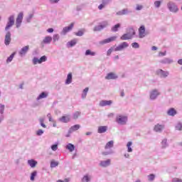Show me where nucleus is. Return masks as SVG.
Returning a JSON list of instances; mask_svg holds the SVG:
<instances>
[{"instance_id": "f257e3e1", "label": "nucleus", "mask_w": 182, "mask_h": 182, "mask_svg": "<svg viewBox=\"0 0 182 182\" xmlns=\"http://www.w3.org/2000/svg\"><path fill=\"white\" fill-rule=\"evenodd\" d=\"M127 116L119 114L116 117V122L117 124H120V126H124L127 123Z\"/></svg>"}, {"instance_id": "f03ea898", "label": "nucleus", "mask_w": 182, "mask_h": 182, "mask_svg": "<svg viewBox=\"0 0 182 182\" xmlns=\"http://www.w3.org/2000/svg\"><path fill=\"white\" fill-rule=\"evenodd\" d=\"M167 8L169 12H172V14H177V12H178V6H177V4L173 1H169L167 3Z\"/></svg>"}, {"instance_id": "7ed1b4c3", "label": "nucleus", "mask_w": 182, "mask_h": 182, "mask_svg": "<svg viewBox=\"0 0 182 182\" xmlns=\"http://www.w3.org/2000/svg\"><path fill=\"white\" fill-rule=\"evenodd\" d=\"M109 26V22L107 21H102L100 25L95 26L94 27V32H99L100 31H103L105 28H107Z\"/></svg>"}, {"instance_id": "20e7f679", "label": "nucleus", "mask_w": 182, "mask_h": 182, "mask_svg": "<svg viewBox=\"0 0 182 182\" xmlns=\"http://www.w3.org/2000/svg\"><path fill=\"white\" fill-rule=\"evenodd\" d=\"M160 91L157 89L151 90L149 92V99L150 100H156L159 96H160Z\"/></svg>"}, {"instance_id": "39448f33", "label": "nucleus", "mask_w": 182, "mask_h": 182, "mask_svg": "<svg viewBox=\"0 0 182 182\" xmlns=\"http://www.w3.org/2000/svg\"><path fill=\"white\" fill-rule=\"evenodd\" d=\"M127 48H129V43L127 42H122L117 47H114V52H122V50H124Z\"/></svg>"}, {"instance_id": "423d86ee", "label": "nucleus", "mask_w": 182, "mask_h": 182, "mask_svg": "<svg viewBox=\"0 0 182 182\" xmlns=\"http://www.w3.org/2000/svg\"><path fill=\"white\" fill-rule=\"evenodd\" d=\"M48 60V57L46 55H43L41 58H38L37 57H34L32 60L33 65H41V63H43V62H46Z\"/></svg>"}, {"instance_id": "0eeeda50", "label": "nucleus", "mask_w": 182, "mask_h": 182, "mask_svg": "<svg viewBox=\"0 0 182 182\" xmlns=\"http://www.w3.org/2000/svg\"><path fill=\"white\" fill-rule=\"evenodd\" d=\"M15 24V16L11 15L9 17V21L5 27V31H9V28H12Z\"/></svg>"}, {"instance_id": "6e6552de", "label": "nucleus", "mask_w": 182, "mask_h": 182, "mask_svg": "<svg viewBox=\"0 0 182 182\" xmlns=\"http://www.w3.org/2000/svg\"><path fill=\"white\" fill-rule=\"evenodd\" d=\"M75 26V23H71L70 25L68 26H65L63 28L62 31L60 32V35H63V36H66L68 32H70L72 29H73V27Z\"/></svg>"}, {"instance_id": "1a4fd4ad", "label": "nucleus", "mask_w": 182, "mask_h": 182, "mask_svg": "<svg viewBox=\"0 0 182 182\" xmlns=\"http://www.w3.org/2000/svg\"><path fill=\"white\" fill-rule=\"evenodd\" d=\"M117 39V36H113L108 38L104 39L99 42L100 45H106V43H110L112 42H114Z\"/></svg>"}, {"instance_id": "9d476101", "label": "nucleus", "mask_w": 182, "mask_h": 182, "mask_svg": "<svg viewBox=\"0 0 182 182\" xmlns=\"http://www.w3.org/2000/svg\"><path fill=\"white\" fill-rule=\"evenodd\" d=\"M23 20V12H20L16 20V27L21 28V25H22V21Z\"/></svg>"}, {"instance_id": "9b49d317", "label": "nucleus", "mask_w": 182, "mask_h": 182, "mask_svg": "<svg viewBox=\"0 0 182 182\" xmlns=\"http://www.w3.org/2000/svg\"><path fill=\"white\" fill-rule=\"evenodd\" d=\"M138 31L139 39H143V38H145V36H147V33H146V27L144 26H141Z\"/></svg>"}, {"instance_id": "f8f14e48", "label": "nucleus", "mask_w": 182, "mask_h": 182, "mask_svg": "<svg viewBox=\"0 0 182 182\" xmlns=\"http://www.w3.org/2000/svg\"><path fill=\"white\" fill-rule=\"evenodd\" d=\"M159 62V63H161V65H171L174 63V60L170 58H164L160 60Z\"/></svg>"}, {"instance_id": "ddd939ff", "label": "nucleus", "mask_w": 182, "mask_h": 182, "mask_svg": "<svg viewBox=\"0 0 182 182\" xmlns=\"http://www.w3.org/2000/svg\"><path fill=\"white\" fill-rule=\"evenodd\" d=\"M156 74L158 75V76L166 79V77H167L168 75H170V73L168 71H164L162 69H159L156 71Z\"/></svg>"}, {"instance_id": "4468645a", "label": "nucleus", "mask_w": 182, "mask_h": 182, "mask_svg": "<svg viewBox=\"0 0 182 182\" xmlns=\"http://www.w3.org/2000/svg\"><path fill=\"white\" fill-rule=\"evenodd\" d=\"M11 41H12V39L11 38V31H7L6 33L4 38V45H6V46H9V43H11Z\"/></svg>"}, {"instance_id": "2eb2a0df", "label": "nucleus", "mask_w": 182, "mask_h": 182, "mask_svg": "<svg viewBox=\"0 0 182 182\" xmlns=\"http://www.w3.org/2000/svg\"><path fill=\"white\" fill-rule=\"evenodd\" d=\"M111 163H112V160L108 159L105 161H100L99 166L100 167L106 168V167H109V166H110Z\"/></svg>"}, {"instance_id": "dca6fc26", "label": "nucleus", "mask_w": 182, "mask_h": 182, "mask_svg": "<svg viewBox=\"0 0 182 182\" xmlns=\"http://www.w3.org/2000/svg\"><path fill=\"white\" fill-rule=\"evenodd\" d=\"M164 127H166V126L164 124H157L154 126V130L156 133H161V132H163V130H164Z\"/></svg>"}, {"instance_id": "f3484780", "label": "nucleus", "mask_w": 182, "mask_h": 182, "mask_svg": "<svg viewBox=\"0 0 182 182\" xmlns=\"http://www.w3.org/2000/svg\"><path fill=\"white\" fill-rule=\"evenodd\" d=\"M129 14H132V11H129V9H124L121 11H119L116 13L117 16H123V15H129Z\"/></svg>"}, {"instance_id": "a211bd4d", "label": "nucleus", "mask_w": 182, "mask_h": 182, "mask_svg": "<svg viewBox=\"0 0 182 182\" xmlns=\"http://www.w3.org/2000/svg\"><path fill=\"white\" fill-rule=\"evenodd\" d=\"M29 50V46H26L24 47H23L21 50L18 52L20 56H25V55H26V53H28V51Z\"/></svg>"}, {"instance_id": "6ab92c4d", "label": "nucleus", "mask_w": 182, "mask_h": 182, "mask_svg": "<svg viewBox=\"0 0 182 182\" xmlns=\"http://www.w3.org/2000/svg\"><path fill=\"white\" fill-rule=\"evenodd\" d=\"M118 76L117 75H116L114 73H109L107 75V76L105 77V79L107 80H114V79H117Z\"/></svg>"}, {"instance_id": "aec40b11", "label": "nucleus", "mask_w": 182, "mask_h": 182, "mask_svg": "<svg viewBox=\"0 0 182 182\" xmlns=\"http://www.w3.org/2000/svg\"><path fill=\"white\" fill-rule=\"evenodd\" d=\"M113 102L112 100H102L100 102V106L105 107V106H110Z\"/></svg>"}, {"instance_id": "412c9836", "label": "nucleus", "mask_w": 182, "mask_h": 182, "mask_svg": "<svg viewBox=\"0 0 182 182\" xmlns=\"http://www.w3.org/2000/svg\"><path fill=\"white\" fill-rule=\"evenodd\" d=\"M27 164L30 166L31 168H35L38 164V161H35V159H29L27 161Z\"/></svg>"}, {"instance_id": "4be33fe9", "label": "nucleus", "mask_w": 182, "mask_h": 182, "mask_svg": "<svg viewBox=\"0 0 182 182\" xmlns=\"http://www.w3.org/2000/svg\"><path fill=\"white\" fill-rule=\"evenodd\" d=\"M166 114L168 116H171L172 117H174V116L177 114V110H176V109L174 108H170L169 109H168Z\"/></svg>"}, {"instance_id": "5701e85b", "label": "nucleus", "mask_w": 182, "mask_h": 182, "mask_svg": "<svg viewBox=\"0 0 182 182\" xmlns=\"http://www.w3.org/2000/svg\"><path fill=\"white\" fill-rule=\"evenodd\" d=\"M79 129H80V125L79 124H75L74 126H72L69 130H68V133L69 134H72V133H73V132H77V130H79Z\"/></svg>"}, {"instance_id": "b1692460", "label": "nucleus", "mask_w": 182, "mask_h": 182, "mask_svg": "<svg viewBox=\"0 0 182 182\" xmlns=\"http://www.w3.org/2000/svg\"><path fill=\"white\" fill-rule=\"evenodd\" d=\"M58 120L62 123H69V122H70V117L69 115L63 116L62 117L59 118Z\"/></svg>"}, {"instance_id": "393cba45", "label": "nucleus", "mask_w": 182, "mask_h": 182, "mask_svg": "<svg viewBox=\"0 0 182 182\" xmlns=\"http://www.w3.org/2000/svg\"><path fill=\"white\" fill-rule=\"evenodd\" d=\"M127 33L132 38H134V35H136V31H134V28L132 27L128 28L127 29Z\"/></svg>"}, {"instance_id": "a878e982", "label": "nucleus", "mask_w": 182, "mask_h": 182, "mask_svg": "<svg viewBox=\"0 0 182 182\" xmlns=\"http://www.w3.org/2000/svg\"><path fill=\"white\" fill-rule=\"evenodd\" d=\"M107 132V126H100L98 127L97 133L102 134Z\"/></svg>"}, {"instance_id": "bb28decb", "label": "nucleus", "mask_w": 182, "mask_h": 182, "mask_svg": "<svg viewBox=\"0 0 182 182\" xmlns=\"http://www.w3.org/2000/svg\"><path fill=\"white\" fill-rule=\"evenodd\" d=\"M82 182H90L92 181V176L89 174H85L81 179Z\"/></svg>"}, {"instance_id": "cd10ccee", "label": "nucleus", "mask_w": 182, "mask_h": 182, "mask_svg": "<svg viewBox=\"0 0 182 182\" xmlns=\"http://www.w3.org/2000/svg\"><path fill=\"white\" fill-rule=\"evenodd\" d=\"M52 42V36H47L44 38L43 40V43L45 45H49Z\"/></svg>"}, {"instance_id": "c85d7f7f", "label": "nucleus", "mask_w": 182, "mask_h": 182, "mask_svg": "<svg viewBox=\"0 0 182 182\" xmlns=\"http://www.w3.org/2000/svg\"><path fill=\"white\" fill-rule=\"evenodd\" d=\"M167 147H168V142H167V139L164 138L161 142V149H167Z\"/></svg>"}, {"instance_id": "c756f323", "label": "nucleus", "mask_w": 182, "mask_h": 182, "mask_svg": "<svg viewBox=\"0 0 182 182\" xmlns=\"http://www.w3.org/2000/svg\"><path fill=\"white\" fill-rule=\"evenodd\" d=\"M48 92H41L38 97L36 98V100L38 101V100H41L42 99H46V97H48Z\"/></svg>"}, {"instance_id": "7c9ffc66", "label": "nucleus", "mask_w": 182, "mask_h": 182, "mask_svg": "<svg viewBox=\"0 0 182 182\" xmlns=\"http://www.w3.org/2000/svg\"><path fill=\"white\" fill-rule=\"evenodd\" d=\"M77 43V40L73 39L67 43V48H73Z\"/></svg>"}, {"instance_id": "2f4dec72", "label": "nucleus", "mask_w": 182, "mask_h": 182, "mask_svg": "<svg viewBox=\"0 0 182 182\" xmlns=\"http://www.w3.org/2000/svg\"><path fill=\"white\" fill-rule=\"evenodd\" d=\"M121 41H129L130 39H133V37L130 36L127 33L123 34L120 37Z\"/></svg>"}, {"instance_id": "473e14b6", "label": "nucleus", "mask_w": 182, "mask_h": 182, "mask_svg": "<svg viewBox=\"0 0 182 182\" xmlns=\"http://www.w3.org/2000/svg\"><path fill=\"white\" fill-rule=\"evenodd\" d=\"M113 146H114V141L112 140V141H108L106 144L105 149V150H108V149L113 148Z\"/></svg>"}, {"instance_id": "72a5a7b5", "label": "nucleus", "mask_w": 182, "mask_h": 182, "mask_svg": "<svg viewBox=\"0 0 182 182\" xmlns=\"http://www.w3.org/2000/svg\"><path fill=\"white\" fill-rule=\"evenodd\" d=\"M72 73H69L67 75V78L65 80V85H70V83H72Z\"/></svg>"}, {"instance_id": "f704fd0d", "label": "nucleus", "mask_w": 182, "mask_h": 182, "mask_svg": "<svg viewBox=\"0 0 182 182\" xmlns=\"http://www.w3.org/2000/svg\"><path fill=\"white\" fill-rule=\"evenodd\" d=\"M132 146H133L132 141H128L127 144V148L128 153H133V148H132Z\"/></svg>"}, {"instance_id": "c9c22d12", "label": "nucleus", "mask_w": 182, "mask_h": 182, "mask_svg": "<svg viewBox=\"0 0 182 182\" xmlns=\"http://www.w3.org/2000/svg\"><path fill=\"white\" fill-rule=\"evenodd\" d=\"M87 92H89V87H86L82 90L81 95L82 99H86V96H87Z\"/></svg>"}, {"instance_id": "e433bc0d", "label": "nucleus", "mask_w": 182, "mask_h": 182, "mask_svg": "<svg viewBox=\"0 0 182 182\" xmlns=\"http://www.w3.org/2000/svg\"><path fill=\"white\" fill-rule=\"evenodd\" d=\"M85 56H96V52L91 51L88 49L85 51Z\"/></svg>"}, {"instance_id": "4c0bfd02", "label": "nucleus", "mask_w": 182, "mask_h": 182, "mask_svg": "<svg viewBox=\"0 0 182 182\" xmlns=\"http://www.w3.org/2000/svg\"><path fill=\"white\" fill-rule=\"evenodd\" d=\"M15 55H16V53H13L7 59H6V63H11L12 60H14V58H15Z\"/></svg>"}, {"instance_id": "58836bf2", "label": "nucleus", "mask_w": 182, "mask_h": 182, "mask_svg": "<svg viewBox=\"0 0 182 182\" xmlns=\"http://www.w3.org/2000/svg\"><path fill=\"white\" fill-rule=\"evenodd\" d=\"M67 150H69V151L72 152L75 150V145L73 144H68L66 146Z\"/></svg>"}, {"instance_id": "ea45409f", "label": "nucleus", "mask_w": 182, "mask_h": 182, "mask_svg": "<svg viewBox=\"0 0 182 182\" xmlns=\"http://www.w3.org/2000/svg\"><path fill=\"white\" fill-rule=\"evenodd\" d=\"M121 25L120 23H117L112 27L111 31L112 32H117L119 31V28H120Z\"/></svg>"}, {"instance_id": "a19ab883", "label": "nucleus", "mask_w": 182, "mask_h": 182, "mask_svg": "<svg viewBox=\"0 0 182 182\" xmlns=\"http://www.w3.org/2000/svg\"><path fill=\"white\" fill-rule=\"evenodd\" d=\"M175 130H178V132H181L182 130V123L178 122L175 126Z\"/></svg>"}, {"instance_id": "79ce46f5", "label": "nucleus", "mask_w": 182, "mask_h": 182, "mask_svg": "<svg viewBox=\"0 0 182 182\" xmlns=\"http://www.w3.org/2000/svg\"><path fill=\"white\" fill-rule=\"evenodd\" d=\"M85 30L81 29L79 30L77 33H75L76 36H83L85 35Z\"/></svg>"}, {"instance_id": "37998d69", "label": "nucleus", "mask_w": 182, "mask_h": 182, "mask_svg": "<svg viewBox=\"0 0 182 182\" xmlns=\"http://www.w3.org/2000/svg\"><path fill=\"white\" fill-rule=\"evenodd\" d=\"M58 166H59V163L58 161H52L50 162V168H55V167H58Z\"/></svg>"}, {"instance_id": "c03bdc74", "label": "nucleus", "mask_w": 182, "mask_h": 182, "mask_svg": "<svg viewBox=\"0 0 182 182\" xmlns=\"http://www.w3.org/2000/svg\"><path fill=\"white\" fill-rule=\"evenodd\" d=\"M154 178H156V175L154 173H151L148 176L149 181H154Z\"/></svg>"}, {"instance_id": "a18cd8bd", "label": "nucleus", "mask_w": 182, "mask_h": 182, "mask_svg": "<svg viewBox=\"0 0 182 182\" xmlns=\"http://www.w3.org/2000/svg\"><path fill=\"white\" fill-rule=\"evenodd\" d=\"M5 113V105L0 104V114Z\"/></svg>"}, {"instance_id": "49530a36", "label": "nucleus", "mask_w": 182, "mask_h": 182, "mask_svg": "<svg viewBox=\"0 0 182 182\" xmlns=\"http://www.w3.org/2000/svg\"><path fill=\"white\" fill-rule=\"evenodd\" d=\"M60 39V36L59 34H54L53 36V42H58V41H59Z\"/></svg>"}, {"instance_id": "de8ad7c7", "label": "nucleus", "mask_w": 182, "mask_h": 182, "mask_svg": "<svg viewBox=\"0 0 182 182\" xmlns=\"http://www.w3.org/2000/svg\"><path fill=\"white\" fill-rule=\"evenodd\" d=\"M32 18H33V14H30L26 18V22L29 23L32 21Z\"/></svg>"}, {"instance_id": "09e8293b", "label": "nucleus", "mask_w": 182, "mask_h": 182, "mask_svg": "<svg viewBox=\"0 0 182 182\" xmlns=\"http://www.w3.org/2000/svg\"><path fill=\"white\" fill-rule=\"evenodd\" d=\"M132 48H133L134 49H139V48H140V45L138 44V43H136V42L132 43Z\"/></svg>"}, {"instance_id": "8fccbe9b", "label": "nucleus", "mask_w": 182, "mask_h": 182, "mask_svg": "<svg viewBox=\"0 0 182 182\" xmlns=\"http://www.w3.org/2000/svg\"><path fill=\"white\" fill-rule=\"evenodd\" d=\"M106 6H107L105 4H104L103 2H102V4L98 6V9L100 11H102V9H105V8H106Z\"/></svg>"}, {"instance_id": "3c124183", "label": "nucleus", "mask_w": 182, "mask_h": 182, "mask_svg": "<svg viewBox=\"0 0 182 182\" xmlns=\"http://www.w3.org/2000/svg\"><path fill=\"white\" fill-rule=\"evenodd\" d=\"M36 174H37V172L36 171H34L31 175V181H33V180H35V177H36Z\"/></svg>"}, {"instance_id": "603ef678", "label": "nucleus", "mask_w": 182, "mask_h": 182, "mask_svg": "<svg viewBox=\"0 0 182 182\" xmlns=\"http://www.w3.org/2000/svg\"><path fill=\"white\" fill-rule=\"evenodd\" d=\"M79 116H80V112H75L73 114V119H77V117H79Z\"/></svg>"}, {"instance_id": "864d4df0", "label": "nucleus", "mask_w": 182, "mask_h": 182, "mask_svg": "<svg viewBox=\"0 0 182 182\" xmlns=\"http://www.w3.org/2000/svg\"><path fill=\"white\" fill-rule=\"evenodd\" d=\"M45 132L43 129H38L36 131V134L37 136H42Z\"/></svg>"}, {"instance_id": "5fc2aeb1", "label": "nucleus", "mask_w": 182, "mask_h": 182, "mask_svg": "<svg viewBox=\"0 0 182 182\" xmlns=\"http://www.w3.org/2000/svg\"><path fill=\"white\" fill-rule=\"evenodd\" d=\"M154 6L156 8H160V6H161V1H154Z\"/></svg>"}, {"instance_id": "6e6d98bb", "label": "nucleus", "mask_w": 182, "mask_h": 182, "mask_svg": "<svg viewBox=\"0 0 182 182\" xmlns=\"http://www.w3.org/2000/svg\"><path fill=\"white\" fill-rule=\"evenodd\" d=\"M51 150H53V151H56V150H58V143L51 145Z\"/></svg>"}, {"instance_id": "4d7b16f0", "label": "nucleus", "mask_w": 182, "mask_h": 182, "mask_svg": "<svg viewBox=\"0 0 182 182\" xmlns=\"http://www.w3.org/2000/svg\"><path fill=\"white\" fill-rule=\"evenodd\" d=\"M114 50V48H111L107 51V56H110L112 55V52Z\"/></svg>"}, {"instance_id": "13d9d810", "label": "nucleus", "mask_w": 182, "mask_h": 182, "mask_svg": "<svg viewBox=\"0 0 182 182\" xmlns=\"http://www.w3.org/2000/svg\"><path fill=\"white\" fill-rule=\"evenodd\" d=\"M113 151H104L102 152L103 156H109L110 154H113Z\"/></svg>"}, {"instance_id": "bf43d9fd", "label": "nucleus", "mask_w": 182, "mask_h": 182, "mask_svg": "<svg viewBox=\"0 0 182 182\" xmlns=\"http://www.w3.org/2000/svg\"><path fill=\"white\" fill-rule=\"evenodd\" d=\"M136 11H141L143 9V5L136 4Z\"/></svg>"}, {"instance_id": "052dcab7", "label": "nucleus", "mask_w": 182, "mask_h": 182, "mask_svg": "<svg viewBox=\"0 0 182 182\" xmlns=\"http://www.w3.org/2000/svg\"><path fill=\"white\" fill-rule=\"evenodd\" d=\"M47 117L48 118L49 122H55V119L52 118V114H50V113L47 114Z\"/></svg>"}, {"instance_id": "680f3d73", "label": "nucleus", "mask_w": 182, "mask_h": 182, "mask_svg": "<svg viewBox=\"0 0 182 182\" xmlns=\"http://www.w3.org/2000/svg\"><path fill=\"white\" fill-rule=\"evenodd\" d=\"M5 120V114H0V124Z\"/></svg>"}, {"instance_id": "e2e57ef3", "label": "nucleus", "mask_w": 182, "mask_h": 182, "mask_svg": "<svg viewBox=\"0 0 182 182\" xmlns=\"http://www.w3.org/2000/svg\"><path fill=\"white\" fill-rule=\"evenodd\" d=\"M171 182H182V179L178 178H172Z\"/></svg>"}, {"instance_id": "0e129e2a", "label": "nucleus", "mask_w": 182, "mask_h": 182, "mask_svg": "<svg viewBox=\"0 0 182 182\" xmlns=\"http://www.w3.org/2000/svg\"><path fill=\"white\" fill-rule=\"evenodd\" d=\"M102 2L104 3L105 5H109L112 2V0H102Z\"/></svg>"}, {"instance_id": "69168bd1", "label": "nucleus", "mask_w": 182, "mask_h": 182, "mask_svg": "<svg viewBox=\"0 0 182 182\" xmlns=\"http://www.w3.org/2000/svg\"><path fill=\"white\" fill-rule=\"evenodd\" d=\"M167 55V52H159V56H166Z\"/></svg>"}, {"instance_id": "338daca9", "label": "nucleus", "mask_w": 182, "mask_h": 182, "mask_svg": "<svg viewBox=\"0 0 182 182\" xmlns=\"http://www.w3.org/2000/svg\"><path fill=\"white\" fill-rule=\"evenodd\" d=\"M60 0H50V4H58Z\"/></svg>"}, {"instance_id": "774afa93", "label": "nucleus", "mask_w": 182, "mask_h": 182, "mask_svg": "<svg viewBox=\"0 0 182 182\" xmlns=\"http://www.w3.org/2000/svg\"><path fill=\"white\" fill-rule=\"evenodd\" d=\"M47 32H48V33H52L53 32V28H50L47 29Z\"/></svg>"}]
</instances>
